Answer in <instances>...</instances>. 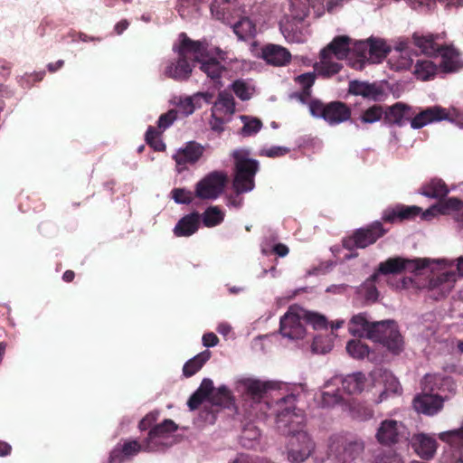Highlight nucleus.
Instances as JSON below:
<instances>
[{"label": "nucleus", "mask_w": 463, "mask_h": 463, "mask_svg": "<svg viewBox=\"0 0 463 463\" xmlns=\"http://www.w3.org/2000/svg\"><path fill=\"white\" fill-rule=\"evenodd\" d=\"M342 399L338 389L333 392L325 391L322 392L321 403L324 407H331L341 402Z\"/></svg>", "instance_id": "nucleus-48"}, {"label": "nucleus", "mask_w": 463, "mask_h": 463, "mask_svg": "<svg viewBox=\"0 0 463 463\" xmlns=\"http://www.w3.org/2000/svg\"><path fill=\"white\" fill-rule=\"evenodd\" d=\"M177 118V111L170 109L166 113L162 114L157 121V128L164 131L168 128Z\"/></svg>", "instance_id": "nucleus-49"}, {"label": "nucleus", "mask_w": 463, "mask_h": 463, "mask_svg": "<svg viewBox=\"0 0 463 463\" xmlns=\"http://www.w3.org/2000/svg\"><path fill=\"white\" fill-rule=\"evenodd\" d=\"M413 115L412 107L402 102H396L384 109L383 119L385 124L402 127L408 121L410 122V118Z\"/></svg>", "instance_id": "nucleus-17"}, {"label": "nucleus", "mask_w": 463, "mask_h": 463, "mask_svg": "<svg viewBox=\"0 0 463 463\" xmlns=\"http://www.w3.org/2000/svg\"><path fill=\"white\" fill-rule=\"evenodd\" d=\"M177 106L179 110L185 116H189L194 111V105L191 97L181 99Z\"/></svg>", "instance_id": "nucleus-54"}, {"label": "nucleus", "mask_w": 463, "mask_h": 463, "mask_svg": "<svg viewBox=\"0 0 463 463\" xmlns=\"http://www.w3.org/2000/svg\"><path fill=\"white\" fill-rule=\"evenodd\" d=\"M128 25H129L128 21L127 19H123L115 24L114 32L118 35H120L123 33L124 31H126L128 29Z\"/></svg>", "instance_id": "nucleus-63"}, {"label": "nucleus", "mask_w": 463, "mask_h": 463, "mask_svg": "<svg viewBox=\"0 0 463 463\" xmlns=\"http://www.w3.org/2000/svg\"><path fill=\"white\" fill-rule=\"evenodd\" d=\"M211 354L212 353L209 350H204L188 360L183 366L184 376L189 378L194 375L211 358Z\"/></svg>", "instance_id": "nucleus-28"}, {"label": "nucleus", "mask_w": 463, "mask_h": 463, "mask_svg": "<svg viewBox=\"0 0 463 463\" xmlns=\"http://www.w3.org/2000/svg\"><path fill=\"white\" fill-rule=\"evenodd\" d=\"M373 463H402V458L394 452L376 457Z\"/></svg>", "instance_id": "nucleus-56"}, {"label": "nucleus", "mask_w": 463, "mask_h": 463, "mask_svg": "<svg viewBox=\"0 0 463 463\" xmlns=\"http://www.w3.org/2000/svg\"><path fill=\"white\" fill-rule=\"evenodd\" d=\"M365 375L362 373L349 374L341 380L342 388L348 394L359 393L364 390Z\"/></svg>", "instance_id": "nucleus-31"}, {"label": "nucleus", "mask_w": 463, "mask_h": 463, "mask_svg": "<svg viewBox=\"0 0 463 463\" xmlns=\"http://www.w3.org/2000/svg\"><path fill=\"white\" fill-rule=\"evenodd\" d=\"M172 198L176 203L189 204L193 202L194 194L184 188H175L171 191Z\"/></svg>", "instance_id": "nucleus-46"}, {"label": "nucleus", "mask_w": 463, "mask_h": 463, "mask_svg": "<svg viewBox=\"0 0 463 463\" xmlns=\"http://www.w3.org/2000/svg\"><path fill=\"white\" fill-rule=\"evenodd\" d=\"M301 313L303 321L306 324L312 326V327L315 330L324 329L327 327V321L324 316L304 309L301 310Z\"/></svg>", "instance_id": "nucleus-43"}, {"label": "nucleus", "mask_w": 463, "mask_h": 463, "mask_svg": "<svg viewBox=\"0 0 463 463\" xmlns=\"http://www.w3.org/2000/svg\"><path fill=\"white\" fill-rule=\"evenodd\" d=\"M207 398L203 396L199 392L195 391L189 398L187 402V406L191 411H194L200 407V405Z\"/></svg>", "instance_id": "nucleus-57"}, {"label": "nucleus", "mask_w": 463, "mask_h": 463, "mask_svg": "<svg viewBox=\"0 0 463 463\" xmlns=\"http://www.w3.org/2000/svg\"><path fill=\"white\" fill-rule=\"evenodd\" d=\"M301 310L291 307L280 318L279 332L284 337L302 339L305 336L306 330Z\"/></svg>", "instance_id": "nucleus-14"}, {"label": "nucleus", "mask_w": 463, "mask_h": 463, "mask_svg": "<svg viewBox=\"0 0 463 463\" xmlns=\"http://www.w3.org/2000/svg\"><path fill=\"white\" fill-rule=\"evenodd\" d=\"M289 5L294 19L303 21L309 14V0H290Z\"/></svg>", "instance_id": "nucleus-42"}, {"label": "nucleus", "mask_w": 463, "mask_h": 463, "mask_svg": "<svg viewBox=\"0 0 463 463\" xmlns=\"http://www.w3.org/2000/svg\"><path fill=\"white\" fill-rule=\"evenodd\" d=\"M222 105L227 113L232 114L235 111V100L233 96L226 91H221L218 94L216 105Z\"/></svg>", "instance_id": "nucleus-47"}, {"label": "nucleus", "mask_w": 463, "mask_h": 463, "mask_svg": "<svg viewBox=\"0 0 463 463\" xmlns=\"http://www.w3.org/2000/svg\"><path fill=\"white\" fill-rule=\"evenodd\" d=\"M175 422L170 419L156 424L148 432L147 438L144 440V450L151 451L156 447V439L165 438L177 430Z\"/></svg>", "instance_id": "nucleus-20"}, {"label": "nucleus", "mask_w": 463, "mask_h": 463, "mask_svg": "<svg viewBox=\"0 0 463 463\" xmlns=\"http://www.w3.org/2000/svg\"><path fill=\"white\" fill-rule=\"evenodd\" d=\"M430 265L428 259L409 260L402 257L389 258L378 266V272L383 275L400 274L404 270L417 272Z\"/></svg>", "instance_id": "nucleus-12"}, {"label": "nucleus", "mask_w": 463, "mask_h": 463, "mask_svg": "<svg viewBox=\"0 0 463 463\" xmlns=\"http://www.w3.org/2000/svg\"><path fill=\"white\" fill-rule=\"evenodd\" d=\"M454 281L455 274L453 272H443L437 278L430 279V287L432 290L440 288L441 297H445L449 292Z\"/></svg>", "instance_id": "nucleus-34"}, {"label": "nucleus", "mask_w": 463, "mask_h": 463, "mask_svg": "<svg viewBox=\"0 0 463 463\" xmlns=\"http://www.w3.org/2000/svg\"><path fill=\"white\" fill-rule=\"evenodd\" d=\"M439 439L451 447H463V426L439 433Z\"/></svg>", "instance_id": "nucleus-41"}, {"label": "nucleus", "mask_w": 463, "mask_h": 463, "mask_svg": "<svg viewBox=\"0 0 463 463\" xmlns=\"http://www.w3.org/2000/svg\"><path fill=\"white\" fill-rule=\"evenodd\" d=\"M196 391L208 398L209 395L213 392V381L211 379L204 378Z\"/></svg>", "instance_id": "nucleus-58"}, {"label": "nucleus", "mask_w": 463, "mask_h": 463, "mask_svg": "<svg viewBox=\"0 0 463 463\" xmlns=\"http://www.w3.org/2000/svg\"><path fill=\"white\" fill-rule=\"evenodd\" d=\"M296 396L287 395L277 402V428L285 436H291L288 441V458L292 462L305 461L315 449V443L303 430L305 415L296 410Z\"/></svg>", "instance_id": "nucleus-1"}, {"label": "nucleus", "mask_w": 463, "mask_h": 463, "mask_svg": "<svg viewBox=\"0 0 463 463\" xmlns=\"http://www.w3.org/2000/svg\"><path fill=\"white\" fill-rule=\"evenodd\" d=\"M388 230L384 229L382 222L374 221L365 227L355 230L353 234L343 240V247L348 250L364 249L383 237Z\"/></svg>", "instance_id": "nucleus-10"}, {"label": "nucleus", "mask_w": 463, "mask_h": 463, "mask_svg": "<svg viewBox=\"0 0 463 463\" xmlns=\"http://www.w3.org/2000/svg\"><path fill=\"white\" fill-rule=\"evenodd\" d=\"M262 58L274 66H283L290 61L291 54L284 47L268 44L262 49Z\"/></svg>", "instance_id": "nucleus-25"}, {"label": "nucleus", "mask_w": 463, "mask_h": 463, "mask_svg": "<svg viewBox=\"0 0 463 463\" xmlns=\"http://www.w3.org/2000/svg\"><path fill=\"white\" fill-rule=\"evenodd\" d=\"M342 68L343 65L339 61L335 60L333 54L324 50L320 52L319 61L314 64V69L317 74L326 78L337 74Z\"/></svg>", "instance_id": "nucleus-22"}, {"label": "nucleus", "mask_w": 463, "mask_h": 463, "mask_svg": "<svg viewBox=\"0 0 463 463\" xmlns=\"http://www.w3.org/2000/svg\"><path fill=\"white\" fill-rule=\"evenodd\" d=\"M353 50L356 59L352 67L356 70H363L366 63H380L391 52L383 40L375 38L354 42Z\"/></svg>", "instance_id": "nucleus-6"}, {"label": "nucleus", "mask_w": 463, "mask_h": 463, "mask_svg": "<svg viewBox=\"0 0 463 463\" xmlns=\"http://www.w3.org/2000/svg\"><path fill=\"white\" fill-rule=\"evenodd\" d=\"M311 115L317 118H323L328 125L336 126L351 118L350 107L339 100L324 103L319 99L309 102Z\"/></svg>", "instance_id": "nucleus-7"}, {"label": "nucleus", "mask_w": 463, "mask_h": 463, "mask_svg": "<svg viewBox=\"0 0 463 463\" xmlns=\"http://www.w3.org/2000/svg\"><path fill=\"white\" fill-rule=\"evenodd\" d=\"M329 456L335 463H356L361 459L364 444L361 440H347L340 436L330 438Z\"/></svg>", "instance_id": "nucleus-9"}, {"label": "nucleus", "mask_w": 463, "mask_h": 463, "mask_svg": "<svg viewBox=\"0 0 463 463\" xmlns=\"http://www.w3.org/2000/svg\"><path fill=\"white\" fill-rule=\"evenodd\" d=\"M180 37L182 40L177 49V58L168 61L164 73L165 77L176 81H185L192 75L191 62L200 61V57L206 52V46L200 41L190 39L184 33Z\"/></svg>", "instance_id": "nucleus-3"}, {"label": "nucleus", "mask_w": 463, "mask_h": 463, "mask_svg": "<svg viewBox=\"0 0 463 463\" xmlns=\"http://www.w3.org/2000/svg\"><path fill=\"white\" fill-rule=\"evenodd\" d=\"M449 190L442 179L433 178L424 184L420 188V194L429 198L442 199L446 197Z\"/></svg>", "instance_id": "nucleus-27"}, {"label": "nucleus", "mask_w": 463, "mask_h": 463, "mask_svg": "<svg viewBox=\"0 0 463 463\" xmlns=\"http://www.w3.org/2000/svg\"><path fill=\"white\" fill-rule=\"evenodd\" d=\"M272 388V384L269 382H261L260 380H249L246 383V392L254 401H260Z\"/></svg>", "instance_id": "nucleus-32"}, {"label": "nucleus", "mask_w": 463, "mask_h": 463, "mask_svg": "<svg viewBox=\"0 0 463 463\" xmlns=\"http://www.w3.org/2000/svg\"><path fill=\"white\" fill-rule=\"evenodd\" d=\"M422 384V392L414 397L412 405L417 412L428 416L437 414L443 408L445 399L439 394H434L435 391L448 390L449 392H455L457 388L450 377L430 374L425 375Z\"/></svg>", "instance_id": "nucleus-4"}, {"label": "nucleus", "mask_w": 463, "mask_h": 463, "mask_svg": "<svg viewBox=\"0 0 463 463\" xmlns=\"http://www.w3.org/2000/svg\"><path fill=\"white\" fill-rule=\"evenodd\" d=\"M437 66L429 60H418L413 73L421 80H429L433 78L437 72Z\"/></svg>", "instance_id": "nucleus-33"}, {"label": "nucleus", "mask_w": 463, "mask_h": 463, "mask_svg": "<svg viewBox=\"0 0 463 463\" xmlns=\"http://www.w3.org/2000/svg\"><path fill=\"white\" fill-rule=\"evenodd\" d=\"M452 213L461 215L463 213V202L457 197L440 200L438 203L427 209L423 215L427 217L429 215L434 216L437 213L446 215Z\"/></svg>", "instance_id": "nucleus-24"}, {"label": "nucleus", "mask_w": 463, "mask_h": 463, "mask_svg": "<svg viewBox=\"0 0 463 463\" xmlns=\"http://www.w3.org/2000/svg\"><path fill=\"white\" fill-rule=\"evenodd\" d=\"M222 3L219 0H213L210 5V10L217 20L223 21L225 19V7L221 6Z\"/></svg>", "instance_id": "nucleus-55"}, {"label": "nucleus", "mask_w": 463, "mask_h": 463, "mask_svg": "<svg viewBox=\"0 0 463 463\" xmlns=\"http://www.w3.org/2000/svg\"><path fill=\"white\" fill-rule=\"evenodd\" d=\"M201 216L199 213L193 212L182 217L175 224L173 232L176 237H190L200 227Z\"/></svg>", "instance_id": "nucleus-23"}, {"label": "nucleus", "mask_w": 463, "mask_h": 463, "mask_svg": "<svg viewBox=\"0 0 463 463\" xmlns=\"http://www.w3.org/2000/svg\"><path fill=\"white\" fill-rule=\"evenodd\" d=\"M232 89L234 94L241 100H248L250 99V93L247 84L241 80H237L232 84Z\"/></svg>", "instance_id": "nucleus-51"}, {"label": "nucleus", "mask_w": 463, "mask_h": 463, "mask_svg": "<svg viewBox=\"0 0 463 463\" xmlns=\"http://www.w3.org/2000/svg\"><path fill=\"white\" fill-rule=\"evenodd\" d=\"M223 219L224 213L217 206L208 207L202 215L203 224L208 228L219 225Z\"/></svg>", "instance_id": "nucleus-38"}, {"label": "nucleus", "mask_w": 463, "mask_h": 463, "mask_svg": "<svg viewBox=\"0 0 463 463\" xmlns=\"http://www.w3.org/2000/svg\"><path fill=\"white\" fill-rule=\"evenodd\" d=\"M192 1L193 0H179L180 4L177 6V12L181 17L186 18L188 16L189 12L187 11V8Z\"/></svg>", "instance_id": "nucleus-62"}, {"label": "nucleus", "mask_w": 463, "mask_h": 463, "mask_svg": "<svg viewBox=\"0 0 463 463\" xmlns=\"http://www.w3.org/2000/svg\"><path fill=\"white\" fill-rule=\"evenodd\" d=\"M158 136L159 132L156 128L149 126L146 132V141L156 151H163L165 148V145L158 138Z\"/></svg>", "instance_id": "nucleus-45"}, {"label": "nucleus", "mask_w": 463, "mask_h": 463, "mask_svg": "<svg viewBox=\"0 0 463 463\" xmlns=\"http://www.w3.org/2000/svg\"><path fill=\"white\" fill-rule=\"evenodd\" d=\"M347 353L355 359H364L369 354V347L360 340H350L346 345Z\"/></svg>", "instance_id": "nucleus-44"}, {"label": "nucleus", "mask_w": 463, "mask_h": 463, "mask_svg": "<svg viewBox=\"0 0 463 463\" xmlns=\"http://www.w3.org/2000/svg\"><path fill=\"white\" fill-rule=\"evenodd\" d=\"M273 251L279 257H285L288 253L289 250L285 244L278 243L273 247Z\"/></svg>", "instance_id": "nucleus-64"}, {"label": "nucleus", "mask_w": 463, "mask_h": 463, "mask_svg": "<svg viewBox=\"0 0 463 463\" xmlns=\"http://www.w3.org/2000/svg\"><path fill=\"white\" fill-rule=\"evenodd\" d=\"M214 405L230 408L233 402V397L231 391L226 386H220L211 398Z\"/></svg>", "instance_id": "nucleus-40"}, {"label": "nucleus", "mask_w": 463, "mask_h": 463, "mask_svg": "<svg viewBox=\"0 0 463 463\" xmlns=\"http://www.w3.org/2000/svg\"><path fill=\"white\" fill-rule=\"evenodd\" d=\"M141 449L142 446L137 440L128 441L121 446L116 447L111 451L109 458L112 463L119 462L123 459V457L136 455Z\"/></svg>", "instance_id": "nucleus-30"}, {"label": "nucleus", "mask_w": 463, "mask_h": 463, "mask_svg": "<svg viewBox=\"0 0 463 463\" xmlns=\"http://www.w3.org/2000/svg\"><path fill=\"white\" fill-rule=\"evenodd\" d=\"M438 35L428 34L419 35L415 33L412 35V41L415 46H417L420 52L426 55H440L442 61L440 66L445 71H452L455 69L453 59L458 56V52L455 49L438 44L435 40Z\"/></svg>", "instance_id": "nucleus-8"}, {"label": "nucleus", "mask_w": 463, "mask_h": 463, "mask_svg": "<svg viewBox=\"0 0 463 463\" xmlns=\"http://www.w3.org/2000/svg\"><path fill=\"white\" fill-rule=\"evenodd\" d=\"M234 160V177L232 188L240 195L250 192L255 187V175L260 169L259 161L250 158L247 150H235L232 153Z\"/></svg>", "instance_id": "nucleus-5"}, {"label": "nucleus", "mask_w": 463, "mask_h": 463, "mask_svg": "<svg viewBox=\"0 0 463 463\" xmlns=\"http://www.w3.org/2000/svg\"><path fill=\"white\" fill-rule=\"evenodd\" d=\"M421 209L418 206L397 204L394 207L384 210L382 220L389 223H393L397 221L411 220L417 217Z\"/></svg>", "instance_id": "nucleus-19"}, {"label": "nucleus", "mask_w": 463, "mask_h": 463, "mask_svg": "<svg viewBox=\"0 0 463 463\" xmlns=\"http://www.w3.org/2000/svg\"><path fill=\"white\" fill-rule=\"evenodd\" d=\"M384 109L381 105L374 104L362 111L359 119L364 124H373L383 118Z\"/></svg>", "instance_id": "nucleus-39"}, {"label": "nucleus", "mask_w": 463, "mask_h": 463, "mask_svg": "<svg viewBox=\"0 0 463 463\" xmlns=\"http://www.w3.org/2000/svg\"><path fill=\"white\" fill-rule=\"evenodd\" d=\"M312 349L315 353L326 354L332 349V344L327 338L316 336L312 343Z\"/></svg>", "instance_id": "nucleus-50"}, {"label": "nucleus", "mask_w": 463, "mask_h": 463, "mask_svg": "<svg viewBox=\"0 0 463 463\" xmlns=\"http://www.w3.org/2000/svg\"><path fill=\"white\" fill-rule=\"evenodd\" d=\"M200 69L203 71L207 77L213 80L214 82H220L222 74L226 71V68L216 59L209 58L203 61L200 58Z\"/></svg>", "instance_id": "nucleus-29"}, {"label": "nucleus", "mask_w": 463, "mask_h": 463, "mask_svg": "<svg viewBox=\"0 0 463 463\" xmlns=\"http://www.w3.org/2000/svg\"><path fill=\"white\" fill-rule=\"evenodd\" d=\"M353 40L346 35L335 36L325 48L322 50L330 52L335 57L337 61H343L348 57L350 53L354 54Z\"/></svg>", "instance_id": "nucleus-21"}, {"label": "nucleus", "mask_w": 463, "mask_h": 463, "mask_svg": "<svg viewBox=\"0 0 463 463\" xmlns=\"http://www.w3.org/2000/svg\"><path fill=\"white\" fill-rule=\"evenodd\" d=\"M449 117V115L446 109L440 106H432L418 113L414 110V115L410 118V124L412 128L420 129L430 123L448 119Z\"/></svg>", "instance_id": "nucleus-15"}, {"label": "nucleus", "mask_w": 463, "mask_h": 463, "mask_svg": "<svg viewBox=\"0 0 463 463\" xmlns=\"http://www.w3.org/2000/svg\"><path fill=\"white\" fill-rule=\"evenodd\" d=\"M240 118L243 123V127L240 131L242 137L254 136L262 128V121L258 118L241 115Z\"/></svg>", "instance_id": "nucleus-36"}, {"label": "nucleus", "mask_w": 463, "mask_h": 463, "mask_svg": "<svg viewBox=\"0 0 463 463\" xmlns=\"http://www.w3.org/2000/svg\"><path fill=\"white\" fill-rule=\"evenodd\" d=\"M375 438L382 446L391 447L407 439L406 428L401 421L384 420L378 427Z\"/></svg>", "instance_id": "nucleus-13"}, {"label": "nucleus", "mask_w": 463, "mask_h": 463, "mask_svg": "<svg viewBox=\"0 0 463 463\" xmlns=\"http://www.w3.org/2000/svg\"><path fill=\"white\" fill-rule=\"evenodd\" d=\"M159 416V411H154L147 413L138 424V428L140 430H146L148 429H152L155 425L154 423L157 420Z\"/></svg>", "instance_id": "nucleus-52"}, {"label": "nucleus", "mask_w": 463, "mask_h": 463, "mask_svg": "<svg viewBox=\"0 0 463 463\" xmlns=\"http://www.w3.org/2000/svg\"><path fill=\"white\" fill-rule=\"evenodd\" d=\"M204 147L196 141L186 142L184 147H181L173 156L176 165L185 166L186 165H194L203 156Z\"/></svg>", "instance_id": "nucleus-18"}, {"label": "nucleus", "mask_w": 463, "mask_h": 463, "mask_svg": "<svg viewBox=\"0 0 463 463\" xmlns=\"http://www.w3.org/2000/svg\"><path fill=\"white\" fill-rule=\"evenodd\" d=\"M348 329L354 336L365 334L367 338L382 344L393 354L403 350V338L393 320L369 322L366 314L360 313L352 317Z\"/></svg>", "instance_id": "nucleus-2"}, {"label": "nucleus", "mask_w": 463, "mask_h": 463, "mask_svg": "<svg viewBox=\"0 0 463 463\" xmlns=\"http://www.w3.org/2000/svg\"><path fill=\"white\" fill-rule=\"evenodd\" d=\"M413 447L416 453L422 458L429 459L433 457L437 449L435 439L426 435L419 434L413 439Z\"/></svg>", "instance_id": "nucleus-26"}, {"label": "nucleus", "mask_w": 463, "mask_h": 463, "mask_svg": "<svg viewBox=\"0 0 463 463\" xmlns=\"http://www.w3.org/2000/svg\"><path fill=\"white\" fill-rule=\"evenodd\" d=\"M233 32L241 40H247L255 35V24L248 17L240 19L233 25Z\"/></svg>", "instance_id": "nucleus-35"}, {"label": "nucleus", "mask_w": 463, "mask_h": 463, "mask_svg": "<svg viewBox=\"0 0 463 463\" xmlns=\"http://www.w3.org/2000/svg\"><path fill=\"white\" fill-rule=\"evenodd\" d=\"M228 175L222 171H213L195 184L194 196L201 200H213L224 191Z\"/></svg>", "instance_id": "nucleus-11"}, {"label": "nucleus", "mask_w": 463, "mask_h": 463, "mask_svg": "<svg viewBox=\"0 0 463 463\" xmlns=\"http://www.w3.org/2000/svg\"><path fill=\"white\" fill-rule=\"evenodd\" d=\"M414 9L419 7H426L428 10H431L435 5L436 0H409Z\"/></svg>", "instance_id": "nucleus-60"}, {"label": "nucleus", "mask_w": 463, "mask_h": 463, "mask_svg": "<svg viewBox=\"0 0 463 463\" xmlns=\"http://www.w3.org/2000/svg\"><path fill=\"white\" fill-rule=\"evenodd\" d=\"M316 80L315 72H307L295 78V81L301 86L302 91L298 98L301 101H306L311 96V88Z\"/></svg>", "instance_id": "nucleus-37"}, {"label": "nucleus", "mask_w": 463, "mask_h": 463, "mask_svg": "<svg viewBox=\"0 0 463 463\" xmlns=\"http://www.w3.org/2000/svg\"><path fill=\"white\" fill-rule=\"evenodd\" d=\"M218 342L219 339L214 333H206L203 335V344L206 347L215 346Z\"/></svg>", "instance_id": "nucleus-61"}, {"label": "nucleus", "mask_w": 463, "mask_h": 463, "mask_svg": "<svg viewBox=\"0 0 463 463\" xmlns=\"http://www.w3.org/2000/svg\"><path fill=\"white\" fill-rule=\"evenodd\" d=\"M289 152V148L286 146H271L269 148H266L261 150L260 156H265L267 157H280L287 155Z\"/></svg>", "instance_id": "nucleus-53"}, {"label": "nucleus", "mask_w": 463, "mask_h": 463, "mask_svg": "<svg viewBox=\"0 0 463 463\" xmlns=\"http://www.w3.org/2000/svg\"><path fill=\"white\" fill-rule=\"evenodd\" d=\"M364 297L367 300L375 301L378 298V290L374 284L364 283Z\"/></svg>", "instance_id": "nucleus-59"}, {"label": "nucleus", "mask_w": 463, "mask_h": 463, "mask_svg": "<svg viewBox=\"0 0 463 463\" xmlns=\"http://www.w3.org/2000/svg\"><path fill=\"white\" fill-rule=\"evenodd\" d=\"M348 92L355 96H362L374 102L383 100L385 96L384 90L380 84L357 80L349 82Z\"/></svg>", "instance_id": "nucleus-16"}]
</instances>
